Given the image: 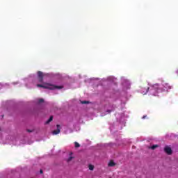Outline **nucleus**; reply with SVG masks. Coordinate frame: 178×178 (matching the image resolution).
Masks as SVG:
<instances>
[{"instance_id": "7", "label": "nucleus", "mask_w": 178, "mask_h": 178, "mask_svg": "<svg viewBox=\"0 0 178 178\" xmlns=\"http://www.w3.org/2000/svg\"><path fill=\"white\" fill-rule=\"evenodd\" d=\"M54 120V117L53 116H50V118H49V120L47 121H46L45 124H49V123H51V121Z\"/></svg>"}, {"instance_id": "19", "label": "nucleus", "mask_w": 178, "mask_h": 178, "mask_svg": "<svg viewBox=\"0 0 178 178\" xmlns=\"http://www.w3.org/2000/svg\"><path fill=\"white\" fill-rule=\"evenodd\" d=\"M73 153H70V155H72Z\"/></svg>"}, {"instance_id": "10", "label": "nucleus", "mask_w": 178, "mask_h": 178, "mask_svg": "<svg viewBox=\"0 0 178 178\" xmlns=\"http://www.w3.org/2000/svg\"><path fill=\"white\" fill-rule=\"evenodd\" d=\"M81 104H82L83 105L86 104H90V102L88 101H82L81 102Z\"/></svg>"}, {"instance_id": "4", "label": "nucleus", "mask_w": 178, "mask_h": 178, "mask_svg": "<svg viewBox=\"0 0 178 178\" xmlns=\"http://www.w3.org/2000/svg\"><path fill=\"white\" fill-rule=\"evenodd\" d=\"M38 77L39 83H42L44 81V74L41 71L38 72Z\"/></svg>"}, {"instance_id": "5", "label": "nucleus", "mask_w": 178, "mask_h": 178, "mask_svg": "<svg viewBox=\"0 0 178 178\" xmlns=\"http://www.w3.org/2000/svg\"><path fill=\"white\" fill-rule=\"evenodd\" d=\"M148 90H149V87L148 86L141 87L140 91L142 94H143V95H145V94L148 92Z\"/></svg>"}, {"instance_id": "3", "label": "nucleus", "mask_w": 178, "mask_h": 178, "mask_svg": "<svg viewBox=\"0 0 178 178\" xmlns=\"http://www.w3.org/2000/svg\"><path fill=\"white\" fill-rule=\"evenodd\" d=\"M164 152H165L167 155H172V154H173V151L172 150V148H170V147L169 146H165L164 147Z\"/></svg>"}, {"instance_id": "2", "label": "nucleus", "mask_w": 178, "mask_h": 178, "mask_svg": "<svg viewBox=\"0 0 178 178\" xmlns=\"http://www.w3.org/2000/svg\"><path fill=\"white\" fill-rule=\"evenodd\" d=\"M37 87H40L41 88H44L46 90H56V88L58 90H61V88H63V86H55L48 83L37 84Z\"/></svg>"}, {"instance_id": "16", "label": "nucleus", "mask_w": 178, "mask_h": 178, "mask_svg": "<svg viewBox=\"0 0 178 178\" xmlns=\"http://www.w3.org/2000/svg\"><path fill=\"white\" fill-rule=\"evenodd\" d=\"M107 112H108V113H111V112H112V110H107Z\"/></svg>"}, {"instance_id": "8", "label": "nucleus", "mask_w": 178, "mask_h": 178, "mask_svg": "<svg viewBox=\"0 0 178 178\" xmlns=\"http://www.w3.org/2000/svg\"><path fill=\"white\" fill-rule=\"evenodd\" d=\"M115 162H113V161H110V162L108 163V166H110V167H113V166H115Z\"/></svg>"}, {"instance_id": "1", "label": "nucleus", "mask_w": 178, "mask_h": 178, "mask_svg": "<svg viewBox=\"0 0 178 178\" xmlns=\"http://www.w3.org/2000/svg\"><path fill=\"white\" fill-rule=\"evenodd\" d=\"M161 86L158 83L153 85L150 89L151 95L156 97L159 92H163V91H168L172 88V86H170L169 83L165 81H163Z\"/></svg>"}, {"instance_id": "9", "label": "nucleus", "mask_w": 178, "mask_h": 178, "mask_svg": "<svg viewBox=\"0 0 178 178\" xmlns=\"http://www.w3.org/2000/svg\"><path fill=\"white\" fill-rule=\"evenodd\" d=\"M158 147H159V145H152L150 148L151 149H155L156 148H158Z\"/></svg>"}, {"instance_id": "12", "label": "nucleus", "mask_w": 178, "mask_h": 178, "mask_svg": "<svg viewBox=\"0 0 178 178\" xmlns=\"http://www.w3.org/2000/svg\"><path fill=\"white\" fill-rule=\"evenodd\" d=\"M89 170H94V165H89Z\"/></svg>"}, {"instance_id": "11", "label": "nucleus", "mask_w": 178, "mask_h": 178, "mask_svg": "<svg viewBox=\"0 0 178 178\" xmlns=\"http://www.w3.org/2000/svg\"><path fill=\"white\" fill-rule=\"evenodd\" d=\"M74 145H75V148H79V147H80V144H79V143L77 142L74 143Z\"/></svg>"}, {"instance_id": "13", "label": "nucleus", "mask_w": 178, "mask_h": 178, "mask_svg": "<svg viewBox=\"0 0 178 178\" xmlns=\"http://www.w3.org/2000/svg\"><path fill=\"white\" fill-rule=\"evenodd\" d=\"M72 159H73V156H70V157L68 158V159H67V163L70 162V161H72Z\"/></svg>"}, {"instance_id": "14", "label": "nucleus", "mask_w": 178, "mask_h": 178, "mask_svg": "<svg viewBox=\"0 0 178 178\" xmlns=\"http://www.w3.org/2000/svg\"><path fill=\"white\" fill-rule=\"evenodd\" d=\"M42 102H44V99H39L38 103L42 104Z\"/></svg>"}, {"instance_id": "18", "label": "nucleus", "mask_w": 178, "mask_h": 178, "mask_svg": "<svg viewBox=\"0 0 178 178\" xmlns=\"http://www.w3.org/2000/svg\"><path fill=\"white\" fill-rule=\"evenodd\" d=\"M40 173H43L42 170H40Z\"/></svg>"}, {"instance_id": "15", "label": "nucleus", "mask_w": 178, "mask_h": 178, "mask_svg": "<svg viewBox=\"0 0 178 178\" xmlns=\"http://www.w3.org/2000/svg\"><path fill=\"white\" fill-rule=\"evenodd\" d=\"M28 133H31L33 131L30 130V129H27Z\"/></svg>"}, {"instance_id": "17", "label": "nucleus", "mask_w": 178, "mask_h": 178, "mask_svg": "<svg viewBox=\"0 0 178 178\" xmlns=\"http://www.w3.org/2000/svg\"><path fill=\"white\" fill-rule=\"evenodd\" d=\"M145 118H147V115L143 116L142 119H145Z\"/></svg>"}, {"instance_id": "6", "label": "nucleus", "mask_w": 178, "mask_h": 178, "mask_svg": "<svg viewBox=\"0 0 178 178\" xmlns=\"http://www.w3.org/2000/svg\"><path fill=\"white\" fill-rule=\"evenodd\" d=\"M56 127H57V129L52 131V134L54 136L56 134H59V133H60V125L57 124Z\"/></svg>"}]
</instances>
